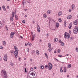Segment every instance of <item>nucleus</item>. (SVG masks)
<instances>
[{
	"label": "nucleus",
	"mask_w": 78,
	"mask_h": 78,
	"mask_svg": "<svg viewBox=\"0 0 78 78\" xmlns=\"http://www.w3.org/2000/svg\"><path fill=\"white\" fill-rule=\"evenodd\" d=\"M48 65H46L45 66V69H48V68H49V70H50L52 69V67H53V65H52V64L50 62H49L48 64Z\"/></svg>",
	"instance_id": "obj_1"
},
{
	"label": "nucleus",
	"mask_w": 78,
	"mask_h": 78,
	"mask_svg": "<svg viewBox=\"0 0 78 78\" xmlns=\"http://www.w3.org/2000/svg\"><path fill=\"white\" fill-rule=\"evenodd\" d=\"M1 73H2V76L4 77V78H7L8 77L6 74V71L5 70L3 69L1 71Z\"/></svg>",
	"instance_id": "obj_2"
},
{
	"label": "nucleus",
	"mask_w": 78,
	"mask_h": 78,
	"mask_svg": "<svg viewBox=\"0 0 78 78\" xmlns=\"http://www.w3.org/2000/svg\"><path fill=\"white\" fill-rule=\"evenodd\" d=\"M29 73H30V76H33V77H31V78H34V76H35V72H34V71H29Z\"/></svg>",
	"instance_id": "obj_3"
},
{
	"label": "nucleus",
	"mask_w": 78,
	"mask_h": 78,
	"mask_svg": "<svg viewBox=\"0 0 78 78\" xmlns=\"http://www.w3.org/2000/svg\"><path fill=\"white\" fill-rule=\"evenodd\" d=\"M78 26H76L75 27V28L73 30V33H75V34H76L78 33Z\"/></svg>",
	"instance_id": "obj_4"
},
{
	"label": "nucleus",
	"mask_w": 78,
	"mask_h": 78,
	"mask_svg": "<svg viewBox=\"0 0 78 78\" xmlns=\"http://www.w3.org/2000/svg\"><path fill=\"white\" fill-rule=\"evenodd\" d=\"M14 55L15 56V58H17V55H18V52L17 51H15L14 52Z\"/></svg>",
	"instance_id": "obj_5"
},
{
	"label": "nucleus",
	"mask_w": 78,
	"mask_h": 78,
	"mask_svg": "<svg viewBox=\"0 0 78 78\" xmlns=\"http://www.w3.org/2000/svg\"><path fill=\"white\" fill-rule=\"evenodd\" d=\"M7 55H5L4 56V61H7Z\"/></svg>",
	"instance_id": "obj_6"
},
{
	"label": "nucleus",
	"mask_w": 78,
	"mask_h": 78,
	"mask_svg": "<svg viewBox=\"0 0 78 78\" xmlns=\"http://www.w3.org/2000/svg\"><path fill=\"white\" fill-rule=\"evenodd\" d=\"M35 36L34 35H32V41H34V38H35Z\"/></svg>",
	"instance_id": "obj_7"
},
{
	"label": "nucleus",
	"mask_w": 78,
	"mask_h": 78,
	"mask_svg": "<svg viewBox=\"0 0 78 78\" xmlns=\"http://www.w3.org/2000/svg\"><path fill=\"white\" fill-rule=\"evenodd\" d=\"M37 30L38 32H40V30H41V29H40V27H37Z\"/></svg>",
	"instance_id": "obj_8"
},
{
	"label": "nucleus",
	"mask_w": 78,
	"mask_h": 78,
	"mask_svg": "<svg viewBox=\"0 0 78 78\" xmlns=\"http://www.w3.org/2000/svg\"><path fill=\"white\" fill-rule=\"evenodd\" d=\"M64 36V38L65 39L67 38V32H66L65 33Z\"/></svg>",
	"instance_id": "obj_9"
},
{
	"label": "nucleus",
	"mask_w": 78,
	"mask_h": 78,
	"mask_svg": "<svg viewBox=\"0 0 78 78\" xmlns=\"http://www.w3.org/2000/svg\"><path fill=\"white\" fill-rule=\"evenodd\" d=\"M71 17H72V16H71V15H69L67 17V19H71Z\"/></svg>",
	"instance_id": "obj_10"
},
{
	"label": "nucleus",
	"mask_w": 78,
	"mask_h": 78,
	"mask_svg": "<svg viewBox=\"0 0 78 78\" xmlns=\"http://www.w3.org/2000/svg\"><path fill=\"white\" fill-rule=\"evenodd\" d=\"M69 29H71V28H72V23H70L69 26Z\"/></svg>",
	"instance_id": "obj_11"
},
{
	"label": "nucleus",
	"mask_w": 78,
	"mask_h": 78,
	"mask_svg": "<svg viewBox=\"0 0 78 78\" xmlns=\"http://www.w3.org/2000/svg\"><path fill=\"white\" fill-rule=\"evenodd\" d=\"M64 72H66V70H67V68L66 67H64Z\"/></svg>",
	"instance_id": "obj_12"
},
{
	"label": "nucleus",
	"mask_w": 78,
	"mask_h": 78,
	"mask_svg": "<svg viewBox=\"0 0 78 78\" xmlns=\"http://www.w3.org/2000/svg\"><path fill=\"white\" fill-rule=\"evenodd\" d=\"M26 4V2H25V0H23L22 2V4L23 5H25Z\"/></svg>",
	"instance_id": "obj_13"
},
{
	"label": "nucleus",
	"mask_w": 78,
	"mask_h": 78,
	"mask_svg": "<svg viewBox=\"0 0 78 78\" xmlns=\"http://www.w3.org/2000/svg\"><path fill=\"white\" fill-rule=\"evenodd\" d=\"M67 39H69V38H70V34L69 33H67Z\"/></svg>",
	"instance_id": "obj_14"
},
{
	"label": "nucleus",
	"mask_w": 78,
	"mask_h": 78,
	"mask_svg": "<svg viewBox=\"0 0 78 78\" xmlns=\"http://www.w3.org/2000/svg\"><path fill=\"white\" fill-rule=\"evenodd\" d=\"M56 25L57 28H58V27H59V24L58 23H56Z\"/></svg>",
	"instance_id": "obj_15"
},
{
	"label": "nucleus",
	"mask_w": 78,
	"mask_h": 78,
	"mask_svg": "<svg viewBox=\"0 0 78 78\" xmlns=\"http://www.w3.org/2000/svg\"><path fill=\"white\" fill-rule=\"evenodd\" d=\"M58 41V38H55L54 39V41L55 42H56Z\"/></svg>",
	"instance_id": "obj_16"
},
{
	"label": "nucleus",
	"mask_w": 78,
	"mask_h": 78,
	"mask_svg": "<svg viewBox=\"0 0 78 78\" xmlns=\"http://www.w3.org/2000/svg\"><path fill=\"white\" fill-rule=\"evenodd\" d=\"M15 34V33H14L13 32H12L11 33H10V34L12 35H13Z\"/></svg>",
	"instance_id": "obj_17"
},
{
	"label": "nucleus",
	"mask_w": 78,
	"mask_h": 78,
	"mask_svg": "<svg viewBox=\"0 0 78 78\" xmlns=\"http://www.w3.org/2000/svg\"><path fill=\"white\" fill-rule=\"evenodd\" d=\"M12 17H14V12H12Z\"/></svg>",
	"instance_id": "obj_18"
},
{
	"label": "nucleus",
	"mask_w": 78,
	"mask_h": 78,
	"mask_svg": "<svg viewBox=\"0 0 78 78\" xmlns=\"http://www.w3.org/2000/svg\"><path fill=\"white\" fill-rule=\"evenodd\" d=\"M48 47L49 48H51V44L50 43H49L48 44Z\"/></svg>",
	"instance_id": "obj_19"
},
{
	"label": "nucleus",
	"mask_w": 78,
	"mask_h": 78,
	"mask_svg": "<svg viewBox=\"0 0 78 78\" xmlns=\"http://www.w3.org/2000/svg\"><path fill=\"white\" fill-rule=\"evenodd\" d=\"M40 68H41V69H44V66H43V65H42L41 66Z\"/></svg>",
	"instance_id": "obj_20"
},
{
	"label": "nucleus",
	"mask_w": 78,
	"mask_h": 78,
	"mask_svg": "<svg viewBox=\"0 0 78 78\" xmlns=\"http://www.w3.org/2000/svg\"><path fill=\"white\" fill-rule=\"evenodd\" d=\"M62 14V12H59L58 13V15L59 16Z\"/></svg>",
	"instance_id": "obj_21"
},
{
	"label": "nucleus",
	"mask_w": 78,
	"mask_h": 78,
	"mask_svg": "<svg viewBox=\"0 0 78 78\" xmlns=\"http://www.w3.org/2000/svg\"><path fill=\"white\" fill-rule=\"evenodd\" d=\"M60 70L61 72H63V70L62 69V68L61 67L60 69Z\"/></svg>",
	"instance_id": "obj_22"
},
{
	"label": "nucleus",
	"mask_w": 78,
	"mask_h": 78,
	"mask_svg": "<svg viewBox=\"0 0 78 78\" xmlns=\"http://www.w3.org/2000/svg\"><path fill=\"white\" fill-rule=\"evenodd\" d=\"M27 45L30 46V45H32V44H31V43H30L28 42L27 43Z\"/></svg>",
	"instance_id": "obj_23"
},
{
	"label": "nucleus",
	"mask_w": 78,
	"mask_h": 78,
	"mask_svg": "<svg viewBox=\"0 0 78 78\" xmlns=\"http://www.w3.org/2000/svg\"><path fill=\"white\" fill-rule=\"evenodd\" d=\"M3 45H6V42L5 41H3Z\"/></svg>",
	"instance_id": "obj_24"
},
{
	"label": "nucleus",
	"mask_w": 78,
	"mask_h": 78,
	"mask_svg": "<svg viewBox=\"0 0 78 78\" xmlns=\"http://www.w3.org/2000/svg\"><path fill=\"white\" fill-rule=\"evenodd\" d=\"M58 21L59 22H61V21H62V20H61V18H59L58 19Z\"/></svg>",
	"instance_id": "obj_25"
},
{
	"label": "nucleus",
	"mask_w": 78,
	"mask_h": 78,
	"mask_svg": "<svg viewBox=\"0 0 78 78\" xmlns=\"http://www.w3.org/2000/svg\"><path fill=\"white\" fill-rule=\"evenodd\" d=\"M71 67V64H68V67L69 68H70Z\"/></svg>",
	"instance_id": "obj_26"
},
{
	"label": "nucleus",
	"mask_w": 78,
	"mask_h": 78,
	"mask_svg": "<svg viewBox=\"0 0 78 78\" xmlns=\"http://www.w3.org/2000/svg\"><path fill=\"white\" fill-rule=\"evenodd\" d=\"M58 53H60L61 52V49H58L57 50Z\"/></svg>",
	"instance_id": "obj_27"
},
{
	"label": "nucleus",
	"mask_w": 78,
	"mask_h": 78,
	"mask_svg": "<svg viewBox=\"0 0 78 78\" xmlns=\"http://www.w3.org/2000/svg\"><path fill=\"white\" fill-rule=\"evenodd\" d=\"M61 45H62V46H64V43L63 42L61 43Z\"/></svg>",
	"instance_id": "obj_28"
},
{
	"label": "nucleus",
	"mask_w": 78,
	"mask_h": 78,
	"mask_svg": "<svg viewBox=\"0 0 78 78\" xmlns=\"http://www.w3.org/2000/svg\"><path fill=\"white\" fill-rule=\"evenodd\" d=\"M13 20V17H10V21H12Z\"/></svg>",
	"instance_id": "obj_29"
},
{
	"label": "nucleus",
	"mask_w": 78,
	"mask_h": 78,
	"mask_svg": "<svg viewBox=\"0 0 78 78\" xmlns=\"http://www.w3.org/2000/svg\"><path fill=\"white\" fill-rule=\"evenodd\" d=\"M64 26L65 27H66V21H64Z\"/></svg>",
	"instance_id": "obj_30"
},
{
	"label": "nucleus",
	"mask_w": 78,
	"mask_h": 78,
	"mask_svg": "<svg viewBox=\"0 0 78 78\" xmlns=\"http://www.w3.org/2000/svg\"><path fill=\"white\" fill-rule=\"evenodd\" d=\"M43 17H44V18H45L46 17H47V15H46V14H44Z\"/></svg>",
	"instance_id": "obj_31"
},
{
	"label": "nucleus",
	"mask_w": 78,
	"mask_h": 78,
	"mask_svg": "<svg viewBox=\"0 0 78 78\" xmlns=\"http://www.w3.org/2000/svg\"><path fill=\"white\" fill-rule=\"evenodd\" d=\"M51 50H52V48H51L50 49H48L49 51V52H50V51H51Z\"/></svg>",
	"instance_id": "obj_32"
},
{
	"label": "nucleus",
	"mask_w": 78,
	"mask_h": 78,
	"mask_svg": "<svg viewBox=\"0 0 78 78\" xmlns=\"http://www.w3.org/2000/svg\"><path fill=\"white\" fill-rule=\"evenodd\" d=\"M36 53L37 54V55H39V51H36Z\"/></svg>",
	"instance_id": "obj_33"
},
{
	"label": "nucleus",
	"mask_w": 78,
	"mask_h": 78,
	"mask_svg": "<svg viewBox=\"0 0 78 78\" xmlns=\"http://www.w3.org/2000/svg\"><path fill=\"white\" fill-rule=\"evenodd\" d=\"M58 57H60V58H61L62 57V55H58Z\"/></svg>",
	"instance_id": "obj_34"
},
{
	"label": "nucleus",
	"mask_w": 78,
	"mask_h": 78,
	"mask_svg": "<svg viewBox=\"0 0 78 78\" xmlns=\"http://www.w3.org/2000/svg\"><path fill=\"white\" fill-rule=\"evenodd\" d=\"M15 51H19V49L17 48L15 49Z\"/></svg>",
	"instance_id": "obj_35"
},
{
	"label": "nucleus",
	"mask_w": 78,
	"mask_h": 78,
	"mask_svg": "<svg viewBox=\"0 0 78 78\" xmlns=\"http://www.w3.org/2000/svg\"><path fill=\"white\" fill-rule=\"evenodd\" d=\"M2 27V24L1 21H0V27Z\"/></svg>",
	"instance_id": "obj_36"
},
{
	"label": "nucleus",
	"mask_w": 78,
	"mask_h": 78,
	"mask_svg": "<svg viewBox=\"0 0 78 78\" xmlns=\"http://www.w3.org/2000/svg\"><path fill=\"white\" fill-rule=\"evenodd\" d=\"M15 19H16V20H18V17H16V16L15 15Z\"/></svg>",
	"instance_id": "obj_37"
},
{
	"label": "nucleus",
	"mask_w": 78,
	"mask_h": 78,
	"mask_svg": "<svg viewBox=\"0 0 78 78\" xmlns=\"http://www.w3.org/2000/svg\"><path fill=\"white\" fill-rule=\"evenodd\" d=\"M10 37L11 38H12L13 37V35H11V34H10Z\"/></svg>",
	"instance_id": "obj_38"
},
{
	"label": "nucleus",
	"mask_w": 78,
	"mask_h": 78,
	"mask_svg": "<svg viewBox=\"0 0 78 78\" xmlns=\"http://www.w3.org/2000/svg\"><path fill=\"white\" fill-rule=\"evenodd\" d=\"M70 41H72L73 40V37H71L70 38Z\"/></svg>",
	"instance_id": "obj_39"
},
{
	"label": "nucleus",
	"mask_w": 78,
	"mask_h": 78,
	"mask_svg": "<svg viewBox=\"0 0 78 78\" xmlns=\"http://www.w3.org/2000/svg\"><path fill=\"white\" fill-rule=\"evenodd\" d=\"M10 64L11 65V66H13V64L12 62H10Z\"/></svg>",
	"instance_id": "obj_40"
},
{
	"label": "nucleus",
	"mask_w": 78,
	"mask_h": 78,
	"mask_svg": "<svg viewBox=\"0 0 78 78\" xmlns=\"http://www.w3.org/2000/svg\"><path fill=\"white\" fill-rule=\"evenodd\" d=\"M72 8H74L75 7V5L74 4H73L71 5Z\"/></svg>",
	"instance_id": "obj_41"
},
{
	"label": "nucleus",
	"mask_w": 78,
	"mask_h": 78,
	"mask_svg": "<svg viewBox=\"0 0 78 78\" xmlns=\"http://www.w3.org/2000/svg\"><path fill=\"white\" fill-rule=\"evenodd\" d=\"M35 53V51L33 50L32 51L31 53L32 54H33V53Z\"/></svg>",
	"instance_id": "obj_42"
},
{
	"label": "nucleus",
	"mask_w": 78,
	"mask_h": 78,
	"mask_svg": "<svg viewBox=\"0 0 78 78\" xmlns=\"http://www.w3.org/2000/svg\"><path fill=\"white\" fill-rule=\"evenodd\" d=\"M59 42V43H62V41H61V40H58Z\"/></svg>",
	"instance_id": "obj_43"
},
{
	"label": "nucleus",
	"mask_w": 78,
	"mask_h": 78,
	"mask_svg": "<svg viewBox=\"0 0 78 78\" xmlns=\"http://www.w3.org/2000/svg\"><path fill=\"white\" fill-rule=\"evenodd\" d=\"M30 70H31V71H33V68L32 67L31 68Z\"/></svg>",
	"instance_id": "obj_44"
},
{
	"label": "nucleus",
	"mask_w": 78,
	"mask_h": 78,
	"mask_svg": "<svg viewBox=\"0 0 78 78\" xmlns=\"http://www.w3.org/2000/svg\"><path fill=\"white\" fill-rule=\"evenodd\" d=\"M22 23H25V20H23L22 21Z\"/></svg>",
	"instance_id": "obj_45"
},
{
	"label": "nucleus",
	"mask_w": 78,
	"mask_h": 78,
	"mask_svg": "<svg viewBox=\"0 0 78 78\" xmlns=\"http://www.w3.org/2000/svg\"><path fill=\"white\" fill-rule=\"evenodd\" d=\"M47 13L48 14H50V11H48L47 12Z\"/></svg>",
	"instance_id": "obj_46"
},
{
	"label": "nucleus",
	"mask_w": 78,
	"mask_h": 78,
	"mask_svg": "<svg viewBox=\"0 0 78 78\" xmlns=\"http://www.w3.org/2000/svg\"><path fill=\"white\" fill-rule=\"evenodd\" d=\"M27 2L28 3H30L31 2L28 1H27Z\"/></svg>",
	"instance_id": "obj_47"
},
{
	"label": "nucleus",
	"mask_w": 78,
	"mask_h": 78,
	"mask_svg": "<svg viewBox=\"0 0 78 78\" xmlns=\"http://www.w3.org/2000/svg\"><path fill=\"white\" fill-rule=\"evenodd\" d=\"M0 49H3V47L2 46H0Z\"/></svg>",
	"instance_id": "obj_48"
},
{
	"label": "nucleus",
	"mask_w": 78,
	"mask_h": 78,
	"mask_svg": "<svg viewBox=\"0 0 78 78\" xmlns=\"http://www.w3.org/2000/svg\"><path fill=\"white\" fill-rule=\"evenodd\" d=\"M54 59H55V61H56V60L57 61V62H59V60H58V59L56 58H54Z\"/></svg>",
	"instance_id": "obj_49"
},
{
	"label": "nucleus",
	"mask_w": 78,
	"mask_h": 78,
	"mask_svg": "<svg viewBox=\"0 0 78 78\" xmlns=\"http://www.w3.org/2000/svg\"><path fill=\"white\" fill-rule=\"evenodd\" d=\"M27 51L28 52H29V48H27Z\"/></svg>",
	"instance_id": "obj_50"
},
{
	"label": "nucleus",
	"mask_w": 78,
	"mask_h": 78,
	"mask_svg": "<svg viewBox=\"0 0 78 78\" xmlns=\"http://www.w3.org/2000/svg\"><path fill=\"white\" fill-rule=\"evenodd\" d=\"M77 23H75V22H74L73 23V24H74V25H77Z\"/></svg>",
	"instance_id": "obj_51"
},
{
	"label": "nucleus",
	"mask_w": 78,
	"mask_h": 78,
	"mask_svg": "<svg viewBox=\"0 0 78 78\" xmlns=\"http://www.w3.org/2000/svg\"><path fill=\"white\" fill-rule=\"evenodd\" d=\"M3 9L4 11H6V8H5H5H3Z\"/></svg>",
	"instance_id": "obj_52"
},
{
	"label": "nucleus",
	"mask_w": 78,
	"mask_h": 78,
	"mask_svg": "<svg viewBox=\"0 0 78 78\" xmlns=\"http://www.w3.org/2000/svg\"><path fill=\"white\" fill-rule=\"evenodd\" d=\"M76 51L78 52V48H76Z\"/></svg>",
	"instance_id": "obj_53"
},
{
	"label": "nucleus",
	"mask_w": 78,
	"mask_h": 78,
	"mask_svg": "<svg viewBox=\"0 0 78 78\" xmlns=\"http://www.w3.org/2000/svg\"><path fill=\"white\" fill-rule=\"evenodd\" d=\"M2 61V57L1 56H0V61Z\"/></svg>",
	"instance_id": "obj_54"
},
{
	"label": "nucleus",
	"mask_w": 78,
	"mask_h": 78,
	"mask_svg": "<svg viewBox=\"0 0 78 78\" xmlns=\"http://www.w3.org/2000/svg\"><path fill=\"white\" fill-rule=\"evenodd\" d=\"M11 52L12 53H13V52H14V51H11Z\"/></svg>",
	"instance_id": "obj_55"
},
{
	"label": "nucleus",
	"mask_w": 78,
	"mask_h": 78,
	"mask_svg": "<svg viewBox=\"0 0 78 78\" xmlns=\"http://www.w3.org/2000/svg\"><path fill=\"white\" fill-rule=\"evenodd\" d=\"M69 12H72V10H71V9H69Z\"/></svg>",
	"instance_id": "obj_56"
},
{
	"label": "nucleus",
	"mask_w": 78,
	"mask_h": 78,
	"mask_svg": "<svg viewBox=\"0 0 78 78\" xmlns=\"http://www.w3.org/2000/svg\"><path fill=\"white\" fill-rule=\"evenodd\" d=\"M14 48L15 49H16V48H17V47L16 46H15L14 47Z\"/></svg>",
	"instance_id": "obj_57"
},
{
	"label": "nucleus",
	"mask_w": 78,
	"mask_h": 78,
	"mask_svg": "<svg viewBox=\"0 0 78 78\" xmlns=\"http://www.w3.org/2000/svg\"><path fill=\"white\" fill-rule=\"evenodd\" d=\"M18 59H19V61H20V58L19 57L18 58Z\"/></svg>",
	"instance_id": "obj_58"
},
{
	"label": "nucleus",
	"mask_w": 78,
	"mask_h": 78,
	"mask_svg": "<svg viewBox=\"0 0 78 78\" xmlns=\"http://www.w3.org/2000/svg\"><path fill=\"white\" fill-rule=\"evenodd\" d=\"M45 57H46V58H48V56H47V55H45Z\"/></svg>",
	"instance_id": "obj_59"
},
{
	"label": "nucleus",
	"mask_w": 78,
	"mask_h": 78,
	"mask_svg": "<svg viewBox=\"0 0 78 78\" xmlns=\"http://www.w3.org/2000/svg\"><path fill=\"white\" fill-rule=\"evenodd\" d=\"M30 60L31 61V62H32V61H33V59L31 58V59H30Z\"/></svg>",
	"instance_id": "obj_60"
},
{
	"label": "nucleus",
	"mask_w": 78,
	"mask_h": 78,
	"mask_svg": "<svg viewBox=\"0 0 78 78\" xmlns=\"http://www.w3.org/2000/svg\"><path fill=\"white\" fill-rule=\"evenodd\" d=\"M20 37L21 39H23V37L21 36H20Z\"/></svg>",
	"instance_id": "obj_61"
},
{
	"label": "nucleus",
	"mask_w": 78,
	"mask_h": 78,
	"mask_svg": "<svg viewBox=\"0 0 78 78\" xmlns=\"http://www.w3.org/2000/svg\"><path fill=\"white\" fill-rule=\"evenodd\" d=\"M25 72H27V69H26V68H25Z\"/></svg>",
	"instance_id": "obj_62"
},
{
	"label": "nucleus",
	"mask_w": 78,
	"mask_h": 78,
	"mask_svg": "<svg viewBox=\"0 0 78 78\" xmlns=\"http://www.w3.org/2000/svg\"><path fill=\"white\" fill-rule=\"evenodd\" d=\"M5 6L4 5H3L2 6V8L3 9V8H5Z\"/></svg>",
	"instance_id": "obj_63"
},
{
	"label": "nucleus",
	"mask_w": 78,
	"mask_h": 78,
	"mask_svg": "<svg viewBox=\"0 0 78 78\" xmlns=\"http://www.w3.org/2000/svg\"><path fill=\"white\" fill-rule=\"evenodd\" d=\"M5 28H6V29H8V27H7V26H5Z\"/></svg>",
	"instance_id": "obj_64"
}]
</instances>
